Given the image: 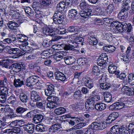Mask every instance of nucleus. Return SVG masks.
<instances>
[{"label":"nucleus","mask_w":134,"mask_h":134,"mask_svg":"<svg viewBox=\"0 0 134 134\" xmlns=\"http://www.w3.org/2000/svg\"><path fill=\"white\" fill-rule=\"evenodd\" d=\"M114 9V4H111L109 5L105 9L106 12L107 14L109 15L113 11Z\"/></svg>","instance_id":"a19ab883"},{"label":"nucleus","mask_w":134,"mask_h":134,"mask_svg":"<svg viewBox=\"0 0 134 134\" xmlns=\"http://www.w3.org/2000/svg\"><path fill=\"white\" fill-rule=\"evenodd\" d=\"M7 102L9 104H14L16 102V100L14 95L10 96L7 100Z\"/></svg>","instance_id":"37998d69"},{"label":"nucleus","mask_w":134,"mask_h":134,"mask_svg":"<svg viewBox=\"0 0 134 134\" xmlns=\"http://www.w3.org/2000/svg\"><path fill=\"white\" fill-rule=\"evenodd\" d=\"M87 62V59L86 58H79L77 60V63L80 65H85Z\"/></svg>","instance_id":"3c124183"},{"label":"nucleus","mask_w":134,"mask_h":134,"mask_svg":"<svg viewBox=\"0 0 134 134\" xmlns=\"http://www.w3.org/2000/svg\"><path fill=\"white\" fill-rule=\"evenodd\" d=\"M23 127L24 130L29 133H32L34 131L35 125L34 124L25 125Z\"/></svg>","instance_id":"dca6fc26"},{"label":"nucleus","mask_w":134,"mask_h":134,"mask_svg":"<svg viewBox=\"0 0 134 134\" xmlns=\"http://www.w3.org/2000/svg\"><path fill=\"white\" fill-rule=\"evenodd\" d=\"M32 5L33 9L35 11V13H37L36 14L38 15L40 14V8L39 7L40 4L39 2H33Z\"/></svg>","instance_id":"473e14b6"},{"label":"nucleus","mask_w":134,"mask_h":134,"mask_svg":"<svg viewBox=\"0 0 134 134\" xmlns=\"http://www.w3.org/2000/svg\"><path fill=\"white\" fill-rule=\"evenodd\" d=\"M111 85L109 83L104 82L103 83L100 84V87L103 90H107L110 86Z\"/></svg>","instance_id":"09e8293b"},{"label":"nucleus","mask_w":134,"mask_h":134,"mask_svg":"<svg viewBox=\"0 0 134 134\" xmlns=\"http://www.w3.org/2000/svg\"><path fill=\"white\" fill-rule=\"evenodd\" d=\"M29 94L22 93H20L19 95V99L22 102L24 103H27L28 102Z\"/></svg>","instance_id":"c85d7f7f"},{"label":"nucleus","mask_w":134,"mask_h":134,"mask_svg":"<svg viewBox=\"0 0 134 134\" xmlns=\"http://www.w3.org/2000/svg\"><path fill=\"white\" fill-rule=\"evenodd\" d=\"M18 40L19 39L18 41L25 42H26V41L28 40V38L25 35H20L18 37Z\"/></svg>","instance_id":"6e6d98bb"},{"label":"nucleus","mask_w":134,"mask_h":134,"mask_svg":"<svg viewBox=\"0 0 134 134\" xmlns=\"http://www.w3.org/2000/svg\"><path fill=\"white\" fill-rule=\"evenodd\" d=\"M10 126L12 127V132L17 134H22L23 133V131L19 127L12 125Z\"/></svg>","instance_id":"ea45409f"},{"label":"nucleus","mask_w":134,"mask_h":134,"mask_svg":"<svg viewBox=\"0 0 134 134\" xmlns=\"http://www.w3.org/2000/svg\"><path fill=\"white\" fill-rule=\"evenodd\" d=\"M106 105L102 103L96 104L95 105V109L97 110L102 111L104 110L106 108Z\"/></svg>","instance_id":"c756f323"},{"label":"nucleus","mask_w":134,"mask_h":134,"mask_svg":"<svg viewBox=\"0 0 134 134\" xmlns=\"http://www.w3.org/2000/svg\"><path fill=\"white\" fill-rule=\"evenodd\" d=\"M62 55H63L62 54ZM63 55H61V53H56L54 55V59L58 61L60 60L63 58Z\"/></svg>","instance_id":"bf43d9fd"},{"label":"nucleus","mask_w":134,"mask_h":134,"mask_svg":"<svg viewBox=\"0 0 134 134\" xmlns=\"http://www.w3.org/2000/svg\"><path fill=\"white\" fill-rule=\"evenodd\" d=\"M51 50H49L47 51H44L42 52L41 54V57L43 59H46L47 57H49L50 54H51L50 52Z\"/></svg>","instance_id":"c03bdc74"},{"label":"nucleus","mask_w":134,"mask_h":134,"mask_svg":"<svg viewBox=\"0 0 134 134\" xmlns=\"http://www.w3.org/2000/svg\"><path fill=\"white\" fill-rule=\"evenodd\" d=\"M41 102L37 101L36 103L37 107L42 110H44L45 109V106L46 105V102L45 101H41Z\"/></svg>","instance_id":"2f4dec72"},{"label":"nucleus","mask_w":134,"mask_h":134,"mask_svg":"<svg viewBox=\"0 0 134 134\" xmlns=\"http://www.w3.org/2000/svg\"><path fill=\"white\" fill-rule=\"evenodd\" d=\"M84 82L86 86L88 87L90 89L92 88L94 86L93 82L92 80L90 78H86L83 79Z\"/></svg>","instance_id":"b1692460"},{"label":"nucleus","mask_w":134,"mask_h":134,"mask_svg":"<svg viewBox=\"0 0 134 134\" xmlns=\"http://www.w3.org/2000/svg\"><path fill=\"white\" fill-rule=\"evenodd\" d=\"M100 71L99 68L97 66L94 65L93 66L92 70V74L95 75L96 74L99 73Z\"/></svg>","instance_id":"680f3d73"},{"label":"nucleus","mask_w":134,"mask_h":134,"mask_svg":"<svg viewBox=\"0 0 134 134\" xmlns=\"http://www.w3.org/2000/svg\"><path fill=\"white\" fill-rule=\"evenodd\" d=\"M10 62L8 60H4L3 61V62L2 65V66L3 67H4L5 68L7 69L9 67V65Z\"/></svg>","instance_id":"e2e57ef3"},{"label":"nucleus","mask_w":134,"mask_h":134,"mask_svg":"<svg viewBox=\"0 0 134 134\" xmlns=\"http://www.w3.org/2000/svg\"><path fill=\"white\" fill-rule=\"evenodd\" d=\"M94 13L96 15L99 16H104L105 14L104 12L100 8L96 9L94 12Z\"/></svg>","instance_id":"5fc2aeb1"},{"label":"nucleus","mask_w":134,"mask_h":134,"mask_svg":"<svg viewBox=\"0 0 134 134\" xmlns=\"http://www.w3.org/2000/svg\"><path fill=\"white\" fill-rule=\"evenodd\" d=\"M86 125V124L85 122H80L75 125L71 128L69 129V130L70 131H72V130L81 129L85 126Z\"/></svg>","instance_id":"58836bf2"},{"label":"nucleus","mask_w":134,"mask_h":134,"mask_svg":"<svg viewBox=\"0 0 134 134\" xmlns=\"http://www.w3.org/2000/svg\"><path fill=\"white\" fill-rule=\"evenodd\" d=\"M25 11L26 14L29 15H32L34 13L33 10L29 7H26L24 9Z\"/></svg>","instance_id":"603ef678"},{"label":"nucleus","mask_w":134,"mask_h":134,"mask_svg":"<svg viewBox=\"0 0 134 134\" xmlns=\"http://www.w3.org/2000/svg\"><path fill=\"white\" fill-rule=\"evenodd\" d=\"M2 120L3 121V122L5 123V126L7 125V124L11 122L8 115L3 117Z\"/></svg>","instance_id":"4d7b16f0"},{"label":"nucleus","mask_w":134,"mask_h":134,"mask_svg":"<svg viewBox=\"0 0 134 134\" xmlns=\"http://www.w3.org/2000/svg\"><path fill=\"white\" fill-rule=\"evenodd\" d=\"M15 36L13 35H10L9 38L4 39L3 40V42L5 43H15L16 40Z\"/></svg>","instance_id":"4be33fe9"},{"label":"nucleus","mask_w":134,"mask_h":134,"mask_svg":"<svg viewBox=\"0 0 134 134\" xmlns=\"http://www.w3.org/2000/svg\"><path fill=\"white\" fill-rule=\"evenodd\" d=\"M28 43L27 42L23 43V44L20 45V48L24 52H27L30 49L29 46H28Z\"/></svg>","instance_id":"e433bc0d"},{"label":"nucleus","mask_w":134,"mask_h":134,"mask_svg":"<svg viewBox=\"0 0 134 134\" xmlns=\"http://www.w3.org/2000/svg\"><path fill=\"white\" fill-rule=\"evenodd\" d=\"M19 49L17 48H11L9 51V53L10 54H14L15 55L14 56H17L18 51Z\"/></svg>","instance_id":"0e129e2a"},{"label":"nucleus","mask_w":134,"mask_h":134,"mask_svg":"<svg viewBox=\"0 0 134 134\" xmlns=\"http://www.w3.org/2000/svg\"><path fill=\"white\" fill-rule=\"evenodd\" d=\"M104 99L105 102L109 103L111 101L112 96L109 92L104 93Z\"/></svg>","instance_id":"79ce46f5"},{"label":"nucleus","mask_w":134,"mask_h":134,"mask_svg":"<svg viewBox=\"0 0 134 134\" xmlns=\"http://www.w3.org/2000/svg\"><path fill=\"white\" fill-rule=\"evenodd\" d=\"M22 67L20 64L15 63L12 64L9 66V69L13 71L17 72L20 71Z\"/></svg>","instance_id":"aec40b11"},{"label":"nucleus","mask_w":134,"mask_h":134,"mask_svg":"<svg viewBox=\"0 0 134 134\" xmlns=\"http://www.w3.org/2000/svg\"><path fill=\"white\" fill-rule=\"evenodd\" d=\"M50 42L51 41L49 40H47V39L43 40L42 45L44 47H47L49 46Z\"/></svg>","instance_id":"69168bd1"},{"label":"nucleus","mask_w":134,"mask_h":134,"mask_svg":"<svg viewBox=\"0 0 134 134\" xmlns=\"http://www.w3.org/2000/svg\"><path fill=\"white\" fill-rule=\"evenodd\" d=\"M24 78L23 77L18 79L15 78L14 79V85L16 87H20L24 85Z\"/></svg>","instance_id":"2eb2a0df"},{"label":"nucleus","mask_w":134,"mask_h":134,"mask_svg":"<svg viewBox=\"0 0 134 134\" xmlns=\"http://www.w3.org/2000/svg\"><path fill=\"white\" fill-rule=\"evenodd\" d=\"M79 14L81 17L86 18L89 16L93 15V13L92 10L90 9L80 11Z\"/></svg>","instance_id":"1a4fd4ad"},{"label":"nucleus","mask_w":134,"mask_h":134,"mask_svg":"<svg viewBox=\"0 0 134 134\" xmlns=\"http://www.w3.org/2000/svg\"><path fill=\"white\" fill-rule=\"evenodd\" d=\"M119 116V114L117 113H111L108 116V119H110L112 122L116 119Z\"/></svg>","instance_id":"a18cd8bd"},{"label":"nucleus","mask_w":134,"mask_h":134,"mask_svg":"<svg viewBox=\"0 0 134 134\" xmlns=\"http://www.w3.org/2000/svg\"><path fill=\"white\" fill-rule=\"evenodd\" d=\"M48 128L46 126L41 124L36 125L35 130L38 132H43L47 131Z\"/></svg>","instance_id":"cd10ccee"},{"label":"nucleus","mask_w":134,"mask_h":134,"mask_svg":"<svg viewBox=\"0 0 134 134\" xmlns=\"http://www.w3.org/2000/svg\"><path fill=\"white\" fill-rule=\"evenodd\" d=\"M128 82L131 85H134V74H130L128 76Z\"/></svg>","instance_id":"49530a36"},{"label":"nucleus","mask_w":134,"mask_h":134,"mask_svg":"<svg viewBox=\"0 0 134 134\" xmlns=\"http://www.w3.org/2000/svg\"><path fill=\"white\" fill-rule=\"evenodd\" d=\"M65 7V3L64 2H60L57 4L56 7L57 11L54 13L53 17V24H59L63 22L65 16L62 12L64 10Z\"/></svg>","instance_id":"f257e3e1"},{"label":"nucleus","mask_w":134,"mask_h":134,"mask_svg":"<svg viewBox=\"0 0 134 134\" xmlns=\"http://www.w3.org/2000/svg\"><path fill=\"white\" fill-rule=\"evenodd\" d=\"M125 97H124L122 99H121V101L122 102H117L111 105L109 107V109L113 111L117 109H120L126 106V104H127L126 102H127L126 101L127 100H125Z\"/></svg>","instance_id":"7ed1b4c3"},{"label":"nucleus","mask_w":134,"mask_h":134,"mask_svg":"<svg viewBox=\"0 0 134 134\" xmlns=\"http://www.w3.org/2000/svg\"><path fill=\"white\" fill-rule=\"evenodd\" d=\"M0 92L7 95L8 94V89L6 87H2L0 89Z\"/></svg>","instance_id":"774afa93"},{"label":"nucleus","mask_w":134,"mask_h":134,"mask_svg":"<svg viewBox=\"0 0 134 134\" xmlns=\"http://www.w3.org/2000/svg\"><path fill=\"white\" fill-rule=\"evenodd\" d=\"M43 119V116L38 113L34 114L32 120L34 123L38 124L41 122Z\"/></svg>","instance_id":"6ab92c4d"},{"label":"nucleus","mask_w":134,"mask_h":134,"mask_svg":"<svg viewBox=\"0 0 134 134\" xmlns=\"http://www.w3.org/2000/svg\"><path fill=\"white\" fill-rule=\"evenodd\" d=\"M49 134H61L62 132L61 125L59 124H55L52 125L49 129Z\"/></svg>","instance_id":"39448f33"},{"label":"nucleus","mask_w":134,"mask_h":134,"mask_svg":"<svg viewBox=\"0 0 134 134\" xmlns=\"http://www.w3.org/2000/svg\"><path fill=\"white\" fill-rule=\"evenodd\" d=\"M54 75L55 79L59 81H65L66 79L64 74L62 72L57 71L55 72Z\"/></svg>","instance_id":"4468645a"},{"label":"nucleus","mask_w":134,"mask_h":134,"mask_svg":"<svg viewBox=\"0 0 134 134\" xmlns=\"http://www.w3.org/2000/svg\"><path fill=\"white\" fill-rule=\"evenodd\" d=\"M4 111L10 112L9 114H8V117L11 121V120L16 117V115L14 113V110L10 108L9 105H6L5 107Z\"/></svg>","instance_id":"f8f14e48"},{"label":"nucleus","mask_w":134,"mask_h":134,"mask_svg":"<svg viewBox=\"0 0 134 134\" xmlns=\"http://www.w3.org/2000/svg\"><path fill=\"white\" fill-rule=\"evenodd\" d=\"M7 24L9 29L11 30H16V27L19 26V24L12 21H9Z\"/></svg>","instance_id":"7c9ffc66"},{"label":"nucleus","mask_w":134,"mask_h":134,"mask_svg":"<svg viewBox=\"0 0 134 134\" xmlns=\"http://www.w3.org/2000/svg\"><path fill=\"white\" fill-rule=\"evenodd\" d=\"M79 7L82 10L90 9L88 8L89 5L86 3L85 0H82L80 1Z\"/></svg>","instance_id":"72a5a7b5"},{"label":"nucleus","mask_w":134,"mask_h":134,"mask_svg":"<svg viewBox=\"0 0 134 134\" xmlns=\"http://www.w3.org/2000/svg\"><path fill=\"white\" fill-rule=\"evenodd\" d=\"M31 98L34 102L40 101L42 100V98L37 92L32 91L31 93Z\"/></svg>","instance_id":"f3484780"},{"label":"nucleus","mask_w":134,"mask_h":134,"mask_svg":"<svg viewBox=\"0 0 134 134\" xmlns=\"http://www.w3.org/2000/svg\"><path fill=\"white\" fill-rule=\"evenodd\" d=\"M95 103L91 98L90 97L87 99L85 104V106L86 109L90 110L93 109L95 107Z\"/></svg>","instance_id":"9b49d317"},{"label":"nucleus","mask_w":134,"mask_h":134,"mask_svg":"<svg viewBox=\"0 0 134 134\" xmlns=\"http://www.w3.org/2000/svg\"><path fill=\"white\" fill-rule=\"evenodd\" d=\"M24 121L23 120H17L12 122L9 124L10 125H12L19 128L20 127L24 126L23 124H24Z\"/></svg>","instance_id":"a878e982"},{"label":"nucleus","mask_w":134,"mask_h":134,"mask_svg":"<svg viewBox=\"0 0 134 134\" xmlns=\"http://www.w3.org/2000/svg\"><path fill=\"white\" fill-rule=\"evenodd\" d=\"M79 12L75 9H71L68 12V16L71 18H74L79 15Z\"/></svg>","instance_id":"5701e85b"},{"label":"nucleus","mask_w":134,"mask_h":134,"mask_svg":"<svg viewBox=\"0 0 134 134\" xmlns=\"http://www.w3.org/2000/svg\"><path fill=\"white\" fill-rule=\"evenodd\" d=\"M65 109L62 107H60L55 109L54 110V113L57 115H60L64 113L65 112Z\"/></svg>","instance_id":"4c0bfd02"},{"label":"nucleus","mask_w":134,"mask_h":134,"mask_svg":"<svg viewBox=\"0 0 134 134\" xmlns=\"http://www.w3.org/2000/svg\"><path fill=\"white\" fill-rule=\"evenodd\" d=\"M128 8L124 7L121 10L119 13L118 15L119 17H121L122 20H125L128 16Z\"/></svg>","instance_id":"ddd939ff"},{"label":"nucleus","mask_w":134,"mask_h":134,"mask_svg":"<svg viewBox=\"0 0 134 134\" xmlns=\"http://www.w3.org/2000/svg\"><path fill=\"white\" fill-rule=\"evenodd\" d=\"M46 89L45 90V95L47 96H49L52 95L54 91V86L51 83H48L46 85Z\"/></svg>","instance_id":"9d476101"},{"label":"nucleus","mask_w":134,"mask_h":134,"mask_svg":"<svg viewBox=\"0 0 134 134\" xmlns=\"http://www.w3.org/2000/svg\"><path fill=\"white\" fill-rule=\"evenodd\" d=\"M39 78L38 76L34 75L29 77L26 80V85L29 87L34 85L38 82Z\"/></svg>","instance_id":"0eeeda50"},{"label":"nucleus","mask_w":134,"mask_h":134,"mask_svg":"<svg viewBox=\"0 0 134 134\" xmlns=\"http://www.w3.org/2000/svg\"><path fill=\"white\" fill-rule=\"evenodd\" d=\"M122 92L129 96L132 95V88L127 86H124L121 89Z\"/></svg>","instance_id":"393cba45"},{"label":"nucleus","mask_w":134,"mask_h":134,"mask_svg":"<svg viewBox=\"0 0 134 134\" xmlns=\"http://www.w3.org/2000/svg\"><path fill=\"white\" fill-rule=\"evenodd\" d=\"M57 31L58 34L60 35H63L65 34L66 32L65 29L60 26H59L57 29Z\"/></svg>","instance_id":"de8ad7c7"},{"label":"nucleus","mask_w":134,"mask_h":134,"mask_svg":"<svg viewBox=\"0 0 134 134\" xmlns=\"http://www.w3.org/2000/svg\"><path fill=\"white\" fill-rule=\"evenodd\" d=\"M91 125H89L87 129L85 134H94L93 130H94L92 127H91Z\"/></svg>","instance_id":"052dcab7"},{"label":"nucleus","mask_w":134,"mask_h":134,"mask_svg":"<svg viewBox=\"0 0 134 134\" xmlns=\"http://www.w3.org/2000/svg\"><path fill=\"white\" fill-rule=\"evenodd\" d=\"M105 123H104L103 121L101 120L100 118H98L96 120V121L92 123L91 127L94 130H103L106 127Z\"/></svg>","instance_id":"20e7f679"},{"label":"nucleus","mask_w":134,"mask_h":134,"mask_svg":"<svg viewBox=\"0 0 134 134\" xmlns=\"http://www.w3.org/2000/svg\"><path fill=\"white\" fill-rule=\"evenodd\" d=\"M110 26L120 32H122L127 29V34L130 33L132 29V26L130 24H127L125 22L121 23L117 21H113L111 23Z\"/></svg>","instance_id":"f03ea898"},{"label":"nucleus","mask_w":134,"mask_h":134,"mask_svg":"<svg viewBox=\"0 0 134 134\" xmlns=\"http://www.w3.org/2000/svg\"><path fill=\"white\" fill-rule=\"evenodd\" d=\"M116 48L113 46H106L103 47V49L105 51L109 53L113 52Z\"/></svg>","instance_id":"f704fd0d"},{"label":"nucleus","mask_w":134,"mask_h":134,"mask_svg":"<svg viewBox=\"0 0 134 134\" xmlns=\"http://www.w3.org/2000/svg\"><path fill=\"white\" fill-rule=\"evenodd\" d=\"M27 110L26 108H25L20 106L16 108V113L18 115H22Z\"/></svg>","instance_id":"c9c22d12"},{"label":"nucleus","mask_w":134,"mask_h":134,"mask_svg":"<svg viewBox=\"0 0 134 134\" xmlns=\"http://www.w3.org/2000/svg\"><path fill=\"white\" fill-rule=\"evenodd\" d=\"M74 41L71 40L70 41L72 43V44L71 45L73 47L76 48L78 47V44H81L82 45H83V42L84 41V38L81 37H78L75 38L74 39Z\"/></svg>","instance_id":"6e6552de"},{"label":"nucleus","mask_w":134,"mask_h":134,"mask_svg":"<svg viewBox=\"0 0 134 134\" xmlns=\"http://www.w3.org/2000/svg\"><path fill=\"white\" fill-rule=\"evenodd\" d=\"M108 57L106 53H102L99 57L97 60V63L98 65L103 66L104 68L108 62Z\"/></svg>","instance_id":"423d86ee"},{"label":"nucleus","mask_w":134,"mask_h":134,"mask_svg":"<svg viewBox=\"0 0 134 134\" xmlns=\"http://www.w3.org/2000/svg\"><path fill=\"white\" fill-rule=\"evenodd\" d=\"M65 63L67 65H71L75 62V58L72 56H67L64 58Z\"/></svg>","instance_id":"412c9836"},{"label":"nucleus","mask_w":134,"mask_h":134,"mask_svg":"<svg viewBox=\"0 0 134 134\" xmlns=\"http://www.w3.org/2000/svg\"><path fill=\"white\" fill-rule=\"evenodd\" d=\"M69 42L70 43L69 44H66L64 49L66 50H69L74 51V47L71 45V44H72V43L71 42Z\"/></svg>","instance_id":"338daca9"},{"label":"nucleus","mask_w":134,"mask_h":134,"mask_svg":"<svg viewBox=\"0 0 134 134\" xmlns=\"http://www.w3.org/2000/svg\"><path fill=\"white\" fill-rule=\"evenodd\" d=\"M51 4V0H43L40 3V4L45 7L48 6Z\"/></svg>","instance_id":"864d4df0"},{"label":"nucleus","mask_w":134,"mask_h":134,"mask_svg":"<svg viewBox=\"0 0 134 134\" xmlns=\"http://www.w3.org/2000/svg\"><path fill=\"white\" fill-rule=\"evenodd\" d=\"M48 97L47 98V100L48 101H51L57 106L59 104L58 102V98L55 96H48Z\"/></svg>","instance_id":"bb28decb"},{"label":"nucleus","mask_w":134,"mask_h":134,"mask_svg":"<svg viewBox=\"0 0 134 134\" xmlns=\"http://www.w3.org/2000/svg\"><path fill=\"white\" fill-rule=\"evenodd\" d=\"M82 93L79 90L75 91L73 95V97L74 99H77L82 96Z\"/></svg>","instance_id":"13d9d810"},{"label":"nucleus","mask_w":134,"mask_h":134,"mask_svg":"<svg viewBox=\"0 0 134 134\" xmlns=\"http://www.w3.org/2000/svg\"><path fill=\"white\" fill-rule=\"evenodd\" d=\"M117 69V66L113 64L110 65L108 67V70L110 73H114V72Z\"/></svg>","instance_id":"8fccbe9b"},{"label":"nucleus","mask_w":134,"mask_h":134,"mask_svg":"<svg viewBox=\"0 0 134 134\" xmlns=\"http://www.w3.org/2000/svg\"><path fill=\"white\" fill-rule=\"evenodd\" d=\"M42 30L46 35L51 36H54L55 35V32L52 28L46 27H44L42 28Z\"/></svg>","instance_id":"a211bd4d"}]
</instances>
